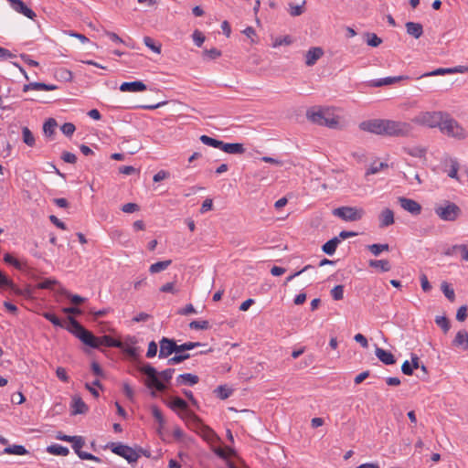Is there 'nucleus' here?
<instances>
[{
  "mask_svg": "<svg viewBox=\"0 0 468 468\" xmlns=\"http://www.w3.org/2000/svg\"><path fill=\"white\" fill-rule=\"evenodd\" d=\"M69 326H68L67 329L90 347L100 348L101 346H104L107 347L123 348L122 341L106 335L97 337L82 326L74 317H69Z\"/></svg>",
  "mask_w": 468,
  "mask_h": 468,
  "instance_id": "nucleus-1",
  "label": "nucleus"
},
{
  "mask_svg": "<svg viewBox=\"0 0 468 468\" xmlns=\"http://www.w3.org/2000/svg\"><path fill=\"white\" fill-rule=\"evenodd\" d=\"M140 372L145 375L144 385L152 389L151 396L155 398L156 391L163 392L166 390V382H169L175 373V368H167L158 372L155 367L150 364H144L139 368Z\"/></svg>",
  "mask_w": 468,
  "mask_h": 468,
  "instance_id": "nucleus-2",
  "label": "nucleus"
},
{
  "mask_svg": "<svg viewBox=\"0 0 468 468\" xmlns=\"http://www.w3.org/2000/svg\"><path fill=\"white\" fill-rule=\"evenodd\" d=\"M306 116L312 122L329 128H336L339 123L338 117L329 109L308 111Z\"/></svg>",
  "mask_w": 468,
  "mask_h": 468,
  "instance_id": "nucleus-3",
  "label": "nucleus"
},
{
  "mask_svg": "<svg viewBox=\"0 0 468 468\" xmlns=\"http://www.w3.org/2000/svg\"><path fill=\"white\" fill-rule=\"evenodd\" d=\"M440 130L446 135L457 140H464L467 137L465 129L456 120L448 115L442 118Z\"/></svg>",
  "mask_w": 468,
  "mask_h": 468,
  "instance_id": "nucleus-4",
  "label": "nucleus"
},
{
  "mask_svg": "<svg viewBox=\"0 0 468 468\" xmlns=\"http://www.w3.org/2000/svg\"><path fill=\"white\" fill-rule=\"evenodd\" d=\"M435 214L444 221H455L462 214L461 208L453 202L444 200L434 207Z\"/></svg>",
  "mask_w": 468,
  "mask_h": 468,
  "instance_id": "nucleus-5",
  "label": "nucleus"
},
{
  "mask_svg": "<svg viewBox=\"0 0 468 468\" xmlns=\"http://www.w3.org/2000/svg\"><path fill=\"white\" fill-rule=\"evenodd\" d=\"M412 131L410 123L400 121L385 120L384 135L407 136Z\"/></svg>",
  "mask_w": 468,
  "mask_h": 468,
  "instance_id": "nucleus-6",
  "label": "nucleus"
},
{
  "mask_svg": "<svg viewBox=\"0 0 468 468\" xmlns=\"http://www.w3.org/2000/svg\"><path fill=\"white\" fill-rule=\"evenodd\" d=\"M106 447L111 449L113 453L124 458L129 463H136L140 458L138 452L121 442H110Z\"/></svg>",
  "mask_w": 468,
  "mask_h": 468,
  "instance_id": "nucleus-7",
  "label": "nucleus"
},
{
  "mask_svg": "<svg viewBox=\"0 0 468 468\" xmlns=\"http://www.w3.org/2000/svg\"><path fill=\"white\" fill-rule=\"evenodd\" d=\"M365 214L362 207H340L333 210V215L340 218L344 221H358Z\"/></svg>",
  "mask_w": 468,
  "mask_h": 468,
  "instance_id": "nucleus-8",
  "label": "nucleus"
},
{
  "mask_svg": "<svg viewBox=\"0 0 468 468\" xmlns=\"http://www.w3.org/2000/svg\"><path fill=\"white\" fill-rule=\"evenodd\" d=\"M443 118V114L441 112H420L418 115H416L412 122L420 124L425 125L431 128L433 127H440L441 121Z\"/></svg>",
  "mask_w": 468,
  "mask_h": 468,
  "instance_id": "nucleus-9",
  "label": "nucleus"
},
{
  "mask_svg": "<svg viewBox=\"0 0 468 468\" xmlns=\"http://www.w3.org/2000/svg\"><path fill=\"white\" fill-rule=\"evenodd\" d=\"M70 442L72 443V449L81 460H90L97 463L101 462V459L99 457L81 451V448L85 444V441L82 436H72V440Z\"/></svg>",
  "mask_w": 468,
  "mask_h": 468,
  "instance_id": "nucleus-10",
  "label": "nucleus"
},
{
  "mask_svg": "<svg viewBox=\"0 0 468 468\" xmlns=\"http://www.w3.org/2000/svg\"><path fill=\"white\" fill-rule=\"evenodd\" d=\"M359 128L362 131L384 135L385 120L374 119V120L364 121V122H360Z\"/></svg>",
  "mask_w": 468,
  "mask_h": 468,
  "instance_id": "nucleus-11",
  "label": "nucleus"
},
{
  "mask_svg": "<svg viewBox=\"0 0 468 468\" xmlns=\"http://www.w3.org/2000/svg\"><path fill=\"white\" fill-rule=\"evenodd\" d=\"M159 358H166L176 353L177 345L174 339L163 337L160 342Z\"/></svg>",
  "mask_w": 468,
  "mask_h": 468,
  "instance_id": "nucleus-12",
  "label": "nucleus"
},
{
  "mask_svg": "<svg viewBox=\"0 0 468 468\" xmlns=\"http://www.w3.org/2000/svg\"><path fill=\"white\" fill-rule=\"evenodd\" d=\"M398 203L404 210L408 211L413 216H418L421 213L420 204L413 199L405 197H398Z\"/></svg>",
  "mask_w": 468,
  "mask_h": 468,
  "instance_id": "nucleus-13",
  "label": "nucleus"
},
{
  "mask_svg": "<svg viewBox=\"0 0 468 468\" xmlns=\"http://www.w3.org/2000/svg\"><path fill=\"white\" fill-rule=\"evenodd\" d=\"M7 1L10 3L12 8L17 13H20L30 19H34L37 16L36 13L31 8H29L22 0Z\"/></svg>",
  "mask_w": 468,
  "mask_h": 468,
  "instance_id": "nucleus-14",
  "label": "nucleus"
},
{
  "mask_svg": "<svg viewBox=\"0 0 468 468\" xmlns=\"http://www.w3.org/2000/svg\"><path fill=\"white\" fill-rule=\"evenodd\" d=\"M146 85L141 80L122 82L120 90L122 92H140L146 90Z\"/></svg>",
  "mask_w": 468,
  "mask_h": 468,
  "instance_id": "nucleus-15",
  "label": "nucleus"
},
{
  "mask_svg": "<svg viewBox=\"0 0 468 468\" xmlns=\"http://www.w3.org/2000/svg\"><path fill=\"white\" fill-rule=\"evenodd\" d=\"M324 55V50L320 47L311 48L305 54V64L308 67L314 66Z\"/></svg>",
  "mask_w": 468,
  "mask_h": 468,
  "instance_id": "nucleus-16",
  "label": "nucleus"
},
{
  "mask_svg": "<svg viewBox=\"0 0 468 468\" xmlns=\"http://www.w3.org/2000/svg\"><path fill=\"white\" fill-rule=\"evenodd\" d=\"M375 355L385 365L389 366L394 365L396 363V358L394 355L391 352L385 350L381 347H376Z\"/></svg>",
  "mask_w": 468,
  "mask_h": 468,
  "instance_id": "nucleus-17",
  "label": "nucleus"
},
{
  "mask_svg": "<svg viewBox=\"0 0 468 468\" xmlns=\"http://www.w3.org/2000/svg\"><path fill=\"white\" fill-rule=\"evenodd\" d=\"M220 150L231 154H241L246 151L242 144L224 143L223 141L221 142Z\"/></svg>",
  "mask_w": 468,
  "mask_h": 468,
  "instance_id": "nucleus-18",
  "label": "nucleus"
},
{
  "mask_svg": "<svg viewBox=\"0 0 468 468\" xmlns=\"http://www.w3.org/2000/svg\"><path fill=\"white\" fill-rule=\"evenodd\" d=\"M88 410H89L88 406L86 405V403L83 401V399L80 397H79V396L73 397L72 402H71V414L72 415L85 414L88 412Z\"/></svg>",
  "mask_w": 468,
  "mask_h": 468,
  "instance_id": "nucleus-19",
  "label": "nucleus"
},
{
  "mask_svg": "<svg viewBox=\"0 0 468 468\" xmlns=\"http://www.w3.org/2000/svg\"><path fill=\"white\" fill-rule=\"evenodd\" d=\"M408 79H409V77L404 76V75L397 76V77H387V78H383V79H379V80H371L369 82V86L382 87V86H386V85H391L393 83L399 82V80H408Z\"/></svg>",
  "mask_w": 468,
  "mask_h": 468,
  "instance_id": "nucleus-20",
  "label": "nucleus"
},
{
  "mask_svg": "<svg viewBox=\"0 0 468 468\" xmlns=\"http://www.w3.org/2000/svg\"><path fill=\"white\" fill-rule=\"evenodd\" d=\"M58 90V86L54 84H46L43 82H30L28 84H25L23 87V91L27 92L28 90Z\"/></svg>",
  "mask_w": 468,
  "mask_h": 468,
  "instance_id": "nucleus-21",
  "label": "nucleus"
},
{
  "mask_svg": "<svg viewBox=\"0 0 468 468\" xmlns=\"http://www.w3.org/2000/svg\"><path fill=\"white\" fill-rule=\"evenodd\" d=\"M379 227L387 228L394 223V213L389 208H385L378 216Z\"/></svg>",
  "mask_w": 468,
  "mask_h": 468,
  "instance_id": "nucleus-22",
  "label": "nucleus"
},
{
  "mask_svg": "<svg viewBox=\"0 0 468 468\" xmlns=\"http://www.w3.org/2000/svg\"><path fill=\"white\" fill-rule=\"evenodd\" d=\"M185 419L187 425L193 428L197 432L206 426L194 412H186Z\"/></svg>",
  "mask_w": 468,
  "mask_h": 468,
  "instance_id": "nucleus-23",
  "label": "nucleus"
},
{
  "mask_svg": "<svg viewBox=\"0 0 468 468\" xmlns=\"http://www.w3.org/2000/svg\"><path fill=\"white\" fill-rule=\"evenodd\" d=\"M407 33L415 38H420L423 34L422 25L415 22H407L406 25Z\"/></svg>",
  "mask_w": 468,
  "mask_h": 468,
  "instance_id": "nucleus-24",
  "label": "nucleus"
},
{
  "mask_svg": "<svg viewBox=\"0 0 468 468\" xmlns=\"http://www.w3.org/2000/svg\"><path fill=\"white\" fill-rule=\"evenodd\" d=\"M199 381V378L197 375H193L190 373H184L177 377L176 382L177 385H196Z\"/></svg>",
  "mask_w": 468,
  "mask_h": 468,
  "instance_id": "nucleus-25",
  "label": "nucleus"
},
{
  "mask_svg": "<svg viewBox=\"0 0 468 468\" xmlns=\"http://www.w3.org/2000/svg\"><path fill=\"white\" fill-rule=\"evenodd\" d=\"M197 433H199L204 438V440L210 443L220 441L219 437L216 434V432L207 425L203 427L202 430H199Z\"/></svg>",
  "mask_w": 468,
  "mask_h": 468,
  "instance_id": "nucleus-26",
  "label": "nucleus"
},
{
  "mask_svg": "<svg viewBox=\"0 0 468 468\" xmlns=\"http://www.w3.org/2000/svg\"><path fill=\"white\" fill-rule=\"evenodd\" d=\"M453 345L456 346H463V350L468 349V333L465 330L457 332L453 340Z\"/></svg>",
  "mask_w": 468,
  "mask_h": 468,
  "instance_id": "nucleus-27",
  "label": "nucleus"
},
{
  "mask_svg": "<svg viewBox=\"0 0 468 468\" xmlns=\"http://www.w3.org/2000/svg\"><path fill=\"white\" fill-rule=\"evenodd\" d=\"M368 266L379 269L383 272L389 271L391 270V264L388 260H369Z\"/></svg>",
  "mask_w": 468,
  "mask_h": 468,
  "instance_id": "nucleus-28",
  "label": "nucleus"
},
{
  "mask_svg": "<svg viewBox=\"0 0 468 468\" xmlns=\"http://www.w3.org/2000/svg\"><path fill=\"white\" fill-rule=\"evenodd\" d=\"M339 243V238L334 237L322 246V250L327 255H333L335 252Z\"/></svg>",
  "mask_w": 468,
  "mask_h": 468,
  "instance_id": "nucleus-29",
  "label": "nucleus"
},
{
  "mask_svg": "<svg viewBox=\"0 0 468 468\" xmlns=\"http://www.w3.org/2000/svg\"><path fill=\"white\" fill-rule=\"evenodd\" d=\"M47 452L53 455L67 456L69 453V450L58 443L51 444L47 447Z\"/></svg>",
  "mask_w": 468,
  "mask_h": 468,
  "instance_id": "nucleus-30",
  "label": "nucleus"
},
{
  "mask_svg": "<svg viewBox=\"0 0 468 468\" xmlns=\"http://www.w3.org/2000/svg\"><path fill=\"white\" fill-rule=\"evenodd\" d=\"M4 454L26 455L28 451L23 445H8L3 450Z\"/></svg>",
  "mask_w": 468,
  "mask_h": 468,
  "instance_id": "nucleus-31",
  "label": "nucleus"
},
{
  "mask_svg": "<svg viewBox=\"0 0 468 468\" xmlns=\"http://www.w3.org/2000/svg\"><path fill=\"white\" fill-rule=\"evenodd\" d=\"M403 151L413 157L422 158L427 153V149L421 146L404 147Z\"/></svg>",
  "mask_w": 468,
  "mask_h": 468,
  "instance_id": "nucleus-32",
  "label": "nucleus"
},
{
  "mask_svg": "<svg viewBox=\"0 0 468 468\" xmlns=\"http://www.w3.org/2000/svg\"><path fill=\"white\" fill-rule=\"evenodd\" d=\"M57 125L58 124L55 119L48 118L43 125V132L45 135L48 137H51L55 133Z\"/></svg>",
  "mask_w": 468,
  "mask_h": 468,
  "instance_id": "nucleus-33",
  "label": "nucleus"
},
{
  "mask_svg": "<svg viewBox=\"0 0 468 468\" xmlns=\"http://www.w3.org/2000/svg\"><path fill=\"white\" fill-rule=\"evenodd\" d=\"M171 263H172L171 260L157 261L150 266L149 271L152 274L158 273V272L167 269L171 265Z\"/></svg>",
  "mask_w": 468,
  "mask_h": 468,
  "instance_id": "nucleus-34",
  "label": "nucleus"
},
{
  "mask_svg": "<svg viewBox=\"0 0 468 468\" xmlns=\"http://www.w3.org/2000/svg\"><path fill=\"white\" fill-rule=\"evenodd\" d=\"M169 408L173 410H187V403L179 397H175L172 399V401L168 404Z\"/></svg>",
  "mask_w": 468,
  "mask_h": 468,
  "instance_id": "nucleus-35",
  "label": "nucleus"
},
{
  "mask_svg": "<svg viewBox=\"0 0 468 468\" xmlns=\"http://www.w3.org/2000/svg\"><path fill=\"white\" fill-rule=\"evenodd\" d=\"M367 250L374 255L378 256L382 251H388L389 250L388 244H371L367 246Z\"/></svg>",
  "mask_w": 468,
  "mask_h": 468,
  "instance_id": "nucleus-36",
  "label": "nucleus"
},
{
  "mask_svg": "<svg viewBox=\"0 0 468 468\" xmlns=\"http://www.w3.org/2000/svg\"><path fill=\"white\" fill-rule=\"evenodd\" d=\"M144 43L148 48L153 50L154 53H161L162 45L159 42H155L152 37H144Z\"/></svg>",
  "mask_w": 468,
  "mask_h": 468,
  "instance_id": "nucleus-37",
  "label": "nucleus"
},
{
  "mask_svg": "<svg viewBox=\"0 0 468 468\" xmlns=\"http://www.w3.org/2000/svg\"><path fill=\"white\" fill-rule=\"evenodd\" d=\"M42 315L44 318H46L48 321H49L55 326H58L61 328L65 327L64 323L55 314L50 313V312H45L42 314Z\"/></svg>",
  "mask_w": 468,
  "mask_h": 468,
  "instance_id": "nucleus-38",
  "label": "nucleus"
},
{
  "mask_svg": "<svg viewBox=\"0 0 468 468\" xmlns=\"http://www.w3.org/2000/svg\"><path fill=\"white\" fill-rule=\"evenodd\" d=\"M205 344L200 342H186L182 345H177L176 353H186V351L192 350L197 346H202Z\"/></svg>",
  "mask_w": 468,
  "mask_h": 468,
  "instance_id": "nucleus-39",
  "label": "nucleus"
},
{
  "mask_svg": "<svg viewBox=\"0 0 468 468\" xmlns=\"http://www.w3.org/2000/svg\"><path fill=\"white\" fill-rule=\"evenodd\" d=\"M365 39L367 44L373 48H377L382 43V39L378 37L375 33H366Z\"/></svg>",
  "mask_w": 468,
  "mask_h": 468,
  "instance_id": "nucleus-40",
  "label": "nucleus"
},
{
  "mask_svg": "<svg viewBox=\"0 0 468 468\" xmlns=\"http://www.w3.org/2000/svg\"><path fill=\"white\" fill-rule=\"evenodd\" d=\"M4 261L7 264L13 265L16 270H23L26 263L19 261L15 259L10 253H5L4 256Z\"/></svg>",
  "mask_w": 468,
  "mask_h": 468,
  "instance_id": "nucleus-41",
  "label": "nucleus"
},
{
  "mask_svg": "<svg viewBox=\"0 0 468 468\" xmlns=\"http://www.w3.org/2000/svg\"><path fill=\"white\" fill-rule=\"evenodd\" d=\"M22 137L23 142L28 145V146H34L35 145V137L31 131L27 127L22 128Z\"/></svg>",
  "mask_w": 468,
  "mask_h": 468,
  "instance_id": "nucleus-42",
  "label": "nucleus"
},
{
  "mask_svg": "<svg viewBox=\"0 0 468 468\" xmlns=\"http://www.w3.org/2000/svg\"><path fill=\"white\" fill-rule=\"evenodd\" d=\"M199 140L206 145H208V146H211V147H214V148H218L220 149V146H221V142L220 140H218V139H215V138H212V137H209L207 135H201Z\"/></svg>",
  "mask_w": 468,
  "mask_h": 468,
  "instance_id": "nucleus-43",
  "label": "nucleus"
},
{
  "mask_svg": "<svg viewBox=\"0 0 468 468\" xmlns=\"http://www.w3.org/2000/svg\"><path fill=\"white\" fill-rule=\"evenodd\" d=\"M190 354L188 353H176V355L172 357H170L168 360H167V364L172 366V365H176V364H179L188 358H190Z\"/></svg>",
  "mask_w": 468,
  "mask_h": 468,
  "instance_id": "nucleus-44",
  "label": "nucleus"
},
{
  "mask_svg": "<svg viewBox=\"0 0 468 468\" xmlns=\"http://www.w3.org/2000/svg\"><path fill=\"white\" fill-rule=\"evenodd\" d=\"M441 289L444 293L445 297L450 301L453 302L455 300L454 290L450 287L449 283L446 282H442L441 284Z\"/></svg>",
  "mask_w": 468,
  "mask_h": 468,
  "instance_id": "nucleus-45",
  "label": "nucleus"
},
{
  "mask_svg": "<svg viewBox=\"0 0 468 468\" xmlns=\"http://www.w3.org/2000/svg\"><path fill=\"white\" fill-rule=\"evenodd\" d=\"M151 410L153 417L159 423L160 429L163 428L165 423V420L161 410L157 406L154 405L151 407Z\"/></svg>",
  "mask_w": 468,
  "mask_h": 468,
  "instance_id": "nucleus-46",
  "label": "nucleus"
},
{
  "mask_svg": "<svg viewBox=\"0 0 468 468\" xmlns=\"http://www.w3.org/2000/svg\"><path fill=\"white\" fill-rule=\"evenodd\" d=\"M11 291L16 295L24 296L26 298L31 297V294H32V290H31V288L29 286H27L24 289H20L15 283L13 284V287L11 288Z\"/></svg>",
  "mask_w": 468,
  "mask_h": 468,
  "instance_id": "nucleus-47",
  "label": "nucleus"
},
{
  "mask_svg": "<svg viewBox=\"0 0 468 468\" xmlns=\"http://www.w3.org/2000/svg\"><path fill=\"white\" fill-rule=\"evenodd\" d=\"M212 451L216 455L222 459H227L229 455L234 452L233 449L230 447H226L225 449L220 447H214Z\"/></svg>",
  "mask_w": 468,
  "mask_h": 468,
  "instance_id": "nucleus-48",
  "label": "nucleus"
},
{
  "mask_svg": "<svg viewBox=\"0 0 468 468\" xmlns=\"http://www.w3.org/2000/svg\"><path fill=\"white\" fill-rule=\"evenodd\" d=\"M450 163H451V169L448 171V176L451 178L458 179L459 163H458L457 159H455V158H451Z\"/></svg>",
  "mask_w": 468,
  "mask_h": 468,
  "instance_id": "nucleus-49",
  "label": "nucleus"
},
{
  "mask_svg": "<svg viewBox=\"0 0 468 468\" xmlns=\"http://www.w3.org/2000/svg\"><path fill=\"white\" fill-rule=\"evenodd\" d=\"M384 167H388L386 163H373L366 172V176L375 175L378 173Z\"/></svg>",
  "mask_w": 468,
  "mask_h": 468,
  "instance_id": "nucleus-50",
  "label": "nucleus"
},
{
  "mask_svg": "<svg viewBox=\"0 0 468 468\" xmlns=\"http://www.w3.org/2000/svg\"><path fill=\"white\" fill-rule=\"evenodd\" d=\"M189 327L191 329H196V330H207L209 328V323L207 320L192 321L189 324Z\"/></svg>",
  "mask_w": 468,
  "mask_h": 468,
  "instance_id": "nucleus-51",
  "label": "nucleus"
},
{
  "mask_svg": "<svg viewBox=\"0 0 468 468\" xmlns=\"http://www.w3.org/2000/svg\"><path fill=\"white\" fill-rule=\"evenodd\" d=\"M435 323L440 326L444 333H447L450 329V322L445 316H436Z\"/></svg>",
  "mask_w": 468,
  "mask_h": 468,
  "instance_id": "nucleus-52",
  "label": "nucleus"
},
{
  "mask_svg": "<svg viewBox=\"0 0 468 468\" xmlns=\"http://www.w3.org/2000/svg\"><path fill=\"white\" fill-rule=\"evenodd\" d=\"M215 393L219 399H226L231 395L232 391L225 386H219L216 388Z\"/></svg>",
  "mask_w": 468,
  "mask_h": 468,
  "instance_id": "nucleus-53",
  "label": "nucleus"
},
{
  "mask_svg": "<svg viewBox=\"0 0 468 468\" xmlns=\"http://www.w3.org/2000/svg\"><path fill=\"white\" fill-rule=\"evenodd\" d=\"M331 295L334 300L340 301L344 297V286L343 285H335L331 290Z\"/></svg>",
  "mask_w": 468,
  "mask_h": 468,
  "instance_id": "nucleus-54",
  "label": "nucleus"
},
{
  "mask_svg": "<svg viewBox=\"0 0 468 468\" xmlns=\"http://www.w3.org/2000/svg\"><path fill=\"white\" fill-rule=\"evenodd\" d=\"M14 282L9 279L4 272L0 271V288L5 289L8 288L11 290L13 287Z\"/></svg>",
  "mask_w": 468,
  "mask_h": 468,
  "instance_id": "nucleus-55",
  "label": "nucleus"
},
{
  "mask_svg": "<svg viewBox=\"0 0 468 468\" xmlns=\"http://www.w3.org/2000/svg\"><path fill=\"white\" fill-rule=\"evenodd\" d=\"M445 74H451V68H439L432 71L424 73L423 75H421V77L439 76V75H445Z\"/></svg>",
  "mask_w": 468,
  "mask_h": 468,
  "instance_id": "nucleus-56",
  "label": "nucleus"
},
{
  "mask_svg": "<svg viewBox=\"0 0 468 468\" xmlns=\"http://www.w3.org/2000/svg\"><path fill=\"white\" fill-rule=\"evenodd\" d=\"M57 77L63 80L64 81H70L72 80V72L67 69H59L57 71Z\"/></svg>",
  "mask_w": 468,
  "mask_h": 468,
  "instance_id": "nucleus-57",
  "label": "nucleus"
},
{
  "mask_svg": "<svg viewBox=\"0 0 468 468\" xmlns=\"http://www.w3.org/2000/svg\"><path fill=\"white\" fill-rule=\"evenodd\" d=\"M305 2L303 1V5H294L292 4H290V10L289 13L292 16H301L304 12L303 5Z\"/></svg>",
  "mask_w": 468,
  "mask_h": 468,
  "instance_id": "nucleus-58",
  "label": "nucleus"
},
{
  "mask_svg": "<svg viewBox=\"0 0 468 468\" xmlns=\"http://www.w3.org/2000/svg\"><path fill=\"white\" fill-rule=\"evenodd\" d=\"M60 129L66 136H71L74 133L76 127L71 122H65Z\"/></svg>",
  "mask_w": 468,
  "mask_h": 468,
  "instance_id": "nucleus-59",
  "label": "nucleus"
},
{
  "mask_svg": "<svg viewBox=\"0 0 468 468\" xmlns=\"http://www.w3.org/2000/svg\"><path fill=\"white\" fill-rule=\"evenodd\" d=\"M56 375L62 382L68 383L69 381V377L68 376L66 369L62 367H58L56 369Z\"/></svg>",
  "mask_w": 468,
  "mask_h": 468,
  "instance_id": "nucleus-60",
  "label": "nucleus"
},
{
  "mask_svg": "<svg viewBox=\"0 0 468 468\" xmlns=\"http://www.w3.org/2000/svg\"><path fill=\"white\" fill-rule=\"evenodd\" d=\"M58 284V281L54 279H46L37 284L39 289H52L54 285Z\"/></svg>",
  "mask_w": 468,
  "mask_h": 468,
  "instance_id": "nucleus-61",
  "label": "nucleus"
},
{
  "mask_svg": "<svg viewBox=\"0 0 468 468\" xmlns=\"http://www.w3.org/2000/svg\"><path fill=\"white\" fill-rule=\"evenodd\" d=\"M204 56L207 57L210 59H216L221 56V51L215 48L206 49L204 51Z\"/></svg>",
  "mask_w": 468,
  "mask_h": 468,
  "instance_id": "nucleus-62",
  "label": "nucleus"
},
{
  "mask_svg": "<svg viewBox=\"0 0 468 468\" xmlns=\"http://www.w3.org/2000/svg\"><path fill=\"white\" fill-rule=\"evenodd\" d=\"M192 37L197 47H201L205 41V36L199 30H195Z\"/></svg>",
  "mask_w": 468,
  "mask_h": 468,
  "instance_id": "nucleus-63",
  "label": "nucleus"
},
{
  "mask_svg": "<svg viewBox=\"0 0 468 468\" xmlns=\"http://www.w3.org/2000/svg\"><path fill=\"white\" fill-rule=\"evenodd\" d=\"M61 159L65 162V163H69V164H75L77 162V156L70 153V152H63L62 154H61Z\"/></svg>",
  "mask_w": 468,
  "mask_h": 468,
  "instance_id": "nucleus-64",
  "label": "nucleus"
}]
</instances>
